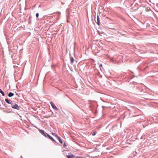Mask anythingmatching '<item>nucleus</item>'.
<instances>
[{
    "label": "nucleus",
    "instance_id": "8",
    "mask_svg": "<svg viewBox=\"0 0 158 158\" xmlns=\"http://www.w3.org/2000/svg\"><path fill=\"white\" fill-rule=\"evenodd\" d=\"M14 95V94L13 93H11V92H10L9 93V94H8V96L9 97H11L13 96Z\"/></svg>",
    "mask_w": 158,
    "mask_h": 158
},
{
    "label": "nucleus",
    "instance_id": "7",
    "mask_svg": "<svg viewBox=\"0 0 158 158\" xmlns=\"http://www.w3.org/2000/svg\"><path fill=\"white\" fill-rule=\"evenodd\" d=\"M5 101L8 104H11V103L10 102V100H9L7 98H6L5 99Z\"/></svg>",
    "mask_w": 158,
    "mask_h": 158
},
{
    "label": "nucleus",
    "instance_id": "16",
    "mask_svg": "<svg viewBox=\"0 0 158 158\" xmlns=\"http://www.w3.org/2000/svg\"><path fill=\"white\" fill-rule=\"evenodd\" d=\"M102 64H101L100 65V66L101 67H102Z\"/></svg>",
    "mask_w": 158,
    "mask_h": 158
},
{
    "label": "nucleus",
    "instance_id": "5",
    "mask_svg": "<svg viewBox=\"0 0 158 158\" xmlns=\"http://www.w3.org/2000/svg\"><path fill=\"white\" fill-rule=\"evenodd\" d=\"M39 131L40 133L42 134L45 137H46V134L44 133V131L43 130H39Z\"/></svg>",
    "mask_w": 158,
    "mask_h": 158
},
{
    "label": "nucleus",
    "instance_id": "9",
    "mask_svg": "<svg viewBox=\"0 0 158 158\" xmlns=\"http://www.w3.org/2000/svg\"><path fill=\"white\" fill-rule=\"evenodd\" d=\"M70 60L71 62V63L73 64L74 62V59L72 57H70Z\"/></svg>",
    "mask_w": 158,
    "mask_h": 158
},
{
    "label": "nucleus",
    "instance_id": "15",
    "mask_svg": "<svg viewBox=\"0 0 158 158\" xmlns=\"http://www.w3.org/2000/svg\"><path fill=\"white\" fill-rule=\"evenodd\" d=\"M66 146V145H65V143H64V147H65Z\"/></svg>",
    "mask_w": 158,
    "mask_h": 158
},
{
    "label": "nucleus",
    "instance_id": "3",
    "mask_svg": "<svg viewBox=\"0 0 158 158\" xmlns=\"http://www.w3.org/2000/svg\"><path fill=\"white\" fill-rule=\"evenodd\" d=\"M47 136L50 139H51L54 142H55L56 141L53 139L52 137L51 136L49 135H48V134H47Z\"/></svg>",
    "mask_w": 158,
    "mask_h": 158
},
{
    "label": "nucleus",
    "instance_id": "11",
    "mask_svg": "<svg viewBox=\"0 0 158 158\" xmlns=\"http://www.w3.org/2000/svg\"><path fill=\"white\" fill-rule=\"evenodd\" d=\"M57 139H58V140H59V141L61 143V144H62V141L61 140V139L60 138V137H57Z\"/></svg>",
    "mask_w": 158,
    "mask_h": 158
},
{
    "label": "nucleus",
    "instance_id": "2",
    "mask_svg": "<svg viewBox=\"0 0 158 158\" xmlns=\"http://www.w3.org/2000/svg\"><path fill=\"white\" fill-rule=\"evenodd\" d=\"M50 104L51 105L52 107L55 110H58V108L52 102H50Z\"/></svg>",
    "mask_w": 158,
    "mask_h": 158
},
{
    "label": "nucleus",
    "instance_id": "12",
    "mask_svg": "<svg viewBox=\"0 0 158 158\" xmlns=\"http://www.w3.org/2000/svg\"><path fill=\"white\" fill-rule=\"evenodd\" d=\"M52 134L53 135H54L57 138V137H58L57 135L56 134H55V133H52Z\"/></svg>",
    "mask_w": 158,
    "mask_h": 158
},
{
    "label": "nucleus",
    "instance_id": "1",
    "mask_svg": "<svg viewBox=\"0 0 158 158\" xmlns=\"http://www.w3.org/2000/svg\"><path fill=\"white\" fill-rule=\"evenodd\" d=\"M12 105V107L14 109H15L17 110H19L21 107L20 106H18L17 104H15L14 105H13L11 104Z\"/></svg>",
    "mask_w": 158,
    "mask_h": 158
},
{
    "label": "nucleus",
    "instance_id": "13",
    "mask_svg": "<svg viewBox=\"0 0 158 158\" xmlns=\"http://www.w3.org/2000/svg\"><path fill=\"white\" fill-rule=\"evenodd\" d=\"M36 16L37 17H38L39 16V14L38 13H37L36 14Z\"/></svg>",
    "mask_w": 158,
    "mask_h": 158
},
{
    "label": "nucleus",
    "instance_id": "6",
    "mask_svg": "<svg viewBox=\"0 0 158 158\" xmlns=\"http://www.w3.org/2000/svg\"><path fill=\"white\" fill-rule=\"evenodd\" d=\"M66 157L68 158H72L74 157V156L73 155H67Z\"/></svg>",
    "mask_w": 158,
    "mask_h": 158
},
{
    "label": "nucleus",
    "instance_id": "10",
    "mask_svg": "<svg viewBox=\"0 0 158 158\" xmlns=\"http://www.w3.org/2000/svg\"><path fill=\"white\" fill-rule=\"evenodd\" d=\"M0 93L2 94L3 96H5V94L4 92L1 89H0Z\"/></svg>",
    "mask_w": 158,
    "mask_h": 158
},
{
    "label": "nucleus",
    "instance_id": "14",
    "mask_svg": "<svg viewBox=\"0 0 158 158\" xmlns=\"http://www.w3.org/2000/svg\"><path fill=\"white\" fill-rule=\"evenodd\" d=\"M95 134H96V133H95V132H94V133H93V134H92V135L93 136H94V135H95Z\"/></svg>",
    "mask_w": 158,
    "mask_h": 158
},
{
    "label": "nucleus",
    "instance_id": "4",
    "mask_svg": "<svg viewBox=\"0 0 158 158\" xmlns=\"http://www.w3.org/2000/svg\"><path fill=\"white\" fill-rule=\"evenodd\" d=\"M97 24L98 25H99L100 24V20H99V16L98 15H97Z\"/></svg>",
    "mask_w": 158,
    "mask_h": 158
}]
</instances>
